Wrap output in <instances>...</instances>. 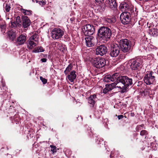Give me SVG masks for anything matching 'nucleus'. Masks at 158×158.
<instances>
[{
    "label": "nucleus",
    "instance_id": "obj_29",
    "mask_svg": "<svg viewBox=\"0 0 158 158\" xmlns=\"http://www.w3.org/2000/svg\"><path fill=\"white\" fill-rule=\"evenodd\" d=\"M106 20L107 22L110 23H113L115 21V19L114 18H108Z\"/></svg>",
    "mask_w": 158,
    "mask_h": 158
},
{
    "label": "nucleus",
    "instance_id": "obj_22",
    "mask_svg": "<svg viewBox=\"0 0 158 158\" xmlns=\"http://www.w3.org/2000/svg\"><path fill=\"white\" fill-rule=\"evenodd\" d=\"M36 45V43L34 42L33 40H30L28 44L27 45L28 48L29 49H32Z\"/></svg>",
    "mask_w": 158,
    "mask_h": 158
},
{
    "label": "nucleus",
    "instance_id": "obj_5",
    "mask_svg": "<svg viewBox=\"0 0 158 158\" xmlns=\"http://www.w3.org/2000/svg\"><path fill=\"white\" fill-rule=\"evenodd\" d=\"M91 61L93 65L97 68H102L106 64L105 59L100 57L92 58Z\"/></svg>",
    "mask_w": 158,
    "mask_h": 158
},
{
    "label": "nucleus",
    "instance_id": "obj_13",
    "mask_svg": "<svg viewBox=\"0 0 158 158\" xmlns=\"http://www.w3.org/2000/svg\"><path fill=\"white\" fill-rule=\"evenodd\" d=\"M105 6L114 10L117 7L116 0H106L105 3Z\"/></svg>",
    "mask_w": 158,
    "mask_h": 158
},
{
    "label": "nucleus",
    "instance_id": "obj_32",
    "mask_svg": "<svg viewBox=\"0 0 158 158\" xmlns=\"http://www.w3.org/2000/svg\"><path fill=\"white\" fill-rule=\"evenodd\" d=\"M51 148V151L53 153L56 152V146H53L52 145H51L50 146Z\"/></svg>",
    "mask_w": 158,
    "mask_h": 158
},
{
    "label": "nucleus",
    "instance_id": "obj_15",
    "mask_svg": "<svg viewBox=\"0 0 158 158\" xmlns=\"http://www.w3.org/2000/svg\"><path fill=\"white\" fill-rule=\"evenodd\" d=\"M86 43L87 46L91 47L94 45L95 38L93 36H89L85 38Z\"/></svg>",
    "mask_w": 158,
    "mask_h": 158
},
{
    "label": "nucleus",
    "instance_id": "obj_10",
    "mask_svg": "<svg viewBox=\"0 0 158 158\" xmlns=\"http://www.w3.org/2000/svg\"><path fill=\"white\" fill-rule=\"evenodd\" d=\"M129 12H123L120 15V19L122 23L126 24H128L131 20V15Z\"/></svg>",
    "mask_w": 158,
    "mask_h": 158
},
{
    "label": "nucleus",
    "instance_id": "obj_21",
    "mask_svg": "<svg viewBox=\"0 0 158 158\" xmlns=\"http://www.w3.org/2000/svg\"><path fill=\"white\" fill-rule=\"evenodd\" d=\"M149 33L151 35L156 36L158 35V30L154 28H152L150 30Z\"/></svg>",
    "mask_w": 158,
    "mask_h": 158
},
{
    "label": "nucleus",
    "instance_id": "obj_41",
    "mask_svg": "<svg viewBox=\"0 0 158 158\" xmlns=\"http://www.w3.org/2000/svg\"><path fill=\"white\" fill-rule=\"evenodd\" d=\"M134 115V114L133 113H131V115L132 116H133Z\"/></svg>",
    "mask_w": 158,
    "mask_h": 158
},
{
    "label": "nucleus",
    "instance_id": "obj_38",
    "mask_svg": "<svg viewBox=\"0 0 158 158\" xmlns=\"http://www.w3.org/2000/svg\"><path fill=\"white\" fill-rule=\"evenodd\" d=\"M41 60L42 62H45L47 61V59L44 58H42L41 59Z\"/></svg>",
    "mask_w": 158,
    "mask_h": 158
},
{
    "label": "nucleus",
    "instance_id": "obj_7",
    "mask_svg": "<svg viewBox=\"0 0 158 158\" xmlns=\"http://www.w3.org/2000/svg\"><path fill=\"white\" fill-rule=\"evenodd\" d=\"M130 67L133 70H139L142 67V61L140 58L133 59L130 60Z\"/></svg>",
    "mask_w": 158,
    "mask_h": 158
},
{
    "label": "nucleus",
    "instance_id": "obj_23",
    "mask_svg": "<svg viewBox=\"0 0 158 158\" xmlns=\"http://www.w3.org/2000/svg\"><path fill=\"white\" fill-rule=\"evenodd\" d=\"M44 50L43 47H39L34 49L33 50V52L35 53L42 52H44Z\"/></svg>",
    "mask_w": 158,
    "mask_h": 158
},
{
    "label": "nucleus",
    "instance_id": "obj_1",
    "mask_svg": "<svg viewBox=\"0 0 158 158\" xmlns=\"http://www.w3.org/2000/svg\"><path fill=\"white\" fill-rule=\"evenodd\" d=\"M111 81H114L113 83L116 84L121 83L122 85L121 86L128 89L130 86H131L132 84V80L126 76L120 77L119 74L115 73L112 76H111Z\"/></svg>",
    "mask_w": 158,
    "mask_h": 158
},
{
    "label": "nucleus",
    "instance_id": "obj_30",
    "mask_svg": "<svg viewBox=\"0 0 158 158\" xmlns=\"http://www.w3.org/2000/svg\"><path fill=\"white\" fill-rule=\"evenodd\" d=\"M10 4H6V6L5 7V10L7 12H9L10 9Z\"/></svg>",
    "mask_w": 158,
    "mask_h": 158
},
{
    "label": "nucleus",
    "instance_id": "obj_35",
    "mask_svg": "<svg viewBox=\"0 0 158 158\" xmlns=\"http://www.w3.org/2000/svg\"><path fill=\"white\" fill-rule=\"evenodd\" d=\"M11 27H16L17 25V24L15 22H11Z\"/></svg>",
    "mask_w": 158,
    "mask_h": 158
},
{
    "label": "nucleus",
    "instance_id": "obj_28",
    "mask_svg": "<svg viewBox=\"0 0 158 158\" xmlns=\"http://www.w3.org/2000/svg\"><path fill=\"white\" fill-rule=\"evenodd\" d=\"M16 23L18 26H19L20 25L21 20L20 17L19 16H18L16 19Z\"/></svg>",
    "mask_w": 158,
    "mask_h": 158
},
{
    "label": "nucleus",
    "instance_id": "obj_27",
    "mask_svg": "<svg viewBox=\"0 0 158 158\" xmlns=\"http://www.w3.org/2000/svg\"><path fill=\"white\" fill-rule=\"evenodd\" d=\"M22 11L23 14H25V15H30L31 14V11L30 10L23 9L22 10Z\"/></svg>",
    "mask_w": 158,
    "mask_h": 158
},
{
    "label": "nucleus",
    "instance_id": "obj_25",
    "mask_svg": "<svg viewBox=\"0 0 158 158\" xmlns=\"http://www.w3.org/2000/svg\"><path fill=\"white\" fill-rule=\"evenodd\" d=\"M38 35L37 34H34V35L31 36V37L30 38V39L31 40H34L35 42H37L38 41Z\"/></svg>",
    "mask_w": 158,
    "mask_h": 158
},
{
    "label": "nucleus",
    "instance_id": "obj_18",
    "mask_svg": "<svg viewBox=\"0 0 158 158\" xmlns=\"http://www.w3.org/2000/svg\"><path fill=\"white\" fill-rule=\"evenodd\" d=\"M23 25L24 28L27 27L30 25V21L28 18L27 16L22 17Z\"/></svg>",
    "mask_w": 158,
    "mask_h": 158
},
{
    "label": "nucleus",
    "instance_id": "obj_42",
    "mask_svg": "<svg viewBox=\"0 0 158 158\" xmlns=\"http://www.w3.org/2000/svg\"><path fill=\"white\" fill-rule=\"evenodd\" d=\"M148 0H145V1H148Z\"/></svg>",
    "mask_w": 158,
    "mask_h": 158
},
{
    "label": "nucleus",
    "instance_id": "obj_3",
    "mask_svg": "<svg viewBox=\"0 0 158 158\" xmlns=\"http://www.w3.org/2000/svg\"><path fill=\"white\" fill-rule=\"evenodd\" d=\"M131 43L130 41L127 39L120 40L119 45L121 50L123 52H129L131 51Z\"/></svg>",
    "mask_w": 158,
    "mask_h": 158
},
{
    "label": "nucleus",
    "instance_id": "obj_31",
    "mask_svg": "<svg viewBox=\"0 0 158 158\" xmlns=\"http://www.w3.org/2000/svg\"><path fill=\"white\" fill-rule=\"evenodd\" d=\"M40 79L44 84H46L47 82V79L43 77H40Z\"/></svg>",
    "mask_w": 158,
    "mask_h": 158
},
{
    "label": "nucleus",
    "instance_id": "obj_26",
    "mask_svg": "<svg viewBox=\"0 0 158 158\" xmlns=\"http://www.w3.org/2000/svg\"><path fill=\"white\" fill-rule=\"evenodd\" d=\"M104 81L106 82H110L111 81V75H107L106 76L104 79Z\"/></svg>",
    "mask_w": 158,
    "mask_h": 158
},
{
    "label": "nucleus",
    "instance_id": "obj_11",
    "mask_svg": "<svg viewBox=\"0 0 158 158\" xmlns=\"http://www.w3.org/2000/svg\"><path fill=\"white\" fill-rule=\"evenodd\" d=\"M84 29L85 31L84 34L86 35L89 36L92 35L94 32V28L93 25L88 24L85 26Z\"/></svg>",
    "mask_w": 158,
    "mask_h": 158
},
{
    "label": "nucleus",
    "instance_id": "obj_8",
    "mask_svg": "<svg viewBox=\"0 0 158 158\" xmlns=\"http://www.w3.org/2000/svg\"><path fill=\"white\" fill-rule=\"evenodd\" d=\"M120 84L122 85L120 83L117 84L112 83L110 85H106V88L109 91L111 90L112 89L114 88H118V90L120 91L122 93H125L127 92L128 89L121 86V85H120Z\"/></svg>",
    "mask_w": 158,
    "mask_h": 158
},
{
    "label": "nucleus",
    "instance_id": "obj_24",
    "mask_svg": "<svg viewBox=\"0 0 158 158\" xmlns=\"http://www.w3.org/2000/svg\"><path fill=\"white\" fill-rule=\"evenodd\" d=\"M73 66L72 64H70L66 68L65 70L64 71V73L66 75L72 69Z\"/></svg>",
    "mask_w": 158,
    "mask_h": 158
},
{
    "label": "nucleus",
    "instance_id": "obj_4",
    "mask_svg": "<svg viewBox=\"0 0 158 158\" xmlns=\"http://www.w3.org/2000/svg\"><path fill=\"white\" fill-rule=\"evenodd\" d=\"M119 9L123 12H129L131 14L134 13V6L129 2H122L120 5Z\"/></svg>",
    "mask_w": 158,
    "mask_h": 158
},
{
    "label": "nucleus",
    "instance_id": "obj_9",
    "mask_svg": "<svg viewBox=\"0 0 158 158\" xmlns=\"http://www.w3.org/2000/svg\"><path fill=\"white\" fill-rule=\"evenodd\" d=\"M64 33V31L60 28H55L51 32L52 37L54 40L58 39L61 38Z\"/></svg>",
    "mask_w": 158,
    "mask_h": 158
},
{
    "label": "nucleus",
    "instance_id": "obj_34",
    "mask_svg": "<svg viewBox=\"0 0 158 158\" xmlns=\"http://www.w3.org/2000/svg\"><path fill=\"white\" fill-rule=\"evenodd\" d=\"M39 3L40 5H41V6H44L46 4V2L44 1L43 0H42L39 1Z\"/></svg>",
    "mask_w": 158,
    "mask_h": 158
},
{
    "label": "nucleus",
    "instance_id": "obj_12",
    "mask_svg": "<svg viewBox=\"0 0 158 158\" xmlns=\"http://www.w3.org/2000/svg\"><path fill=\"white\" fill-rule=\"evenodd\" d=\"M107 51V47L104 45H101L98 46L96 49V53L97 55L103 56L105 55Z\"/></svg>",
    "mask_w": 158,
    "mask_h": 158
},
{
    "label": "nucleus",
    "instance_id": "obj_37",
    "mask_svg": "<svg viewBox=\"0 0 158 158\" xmlns=\"http://www.w3.org/2000/svg\"><path fill=\"white\" fill-rule=\"evenodd\" d=\"M123 118V115H119L118 116V119H120Z\"/></svg>",
    "mask_w": 158,
    "mask_h": 158
},
{
    "label": "nucleus",
    "instance_id": "obj_16",
    "mask_svg": "<svg viewBox=\"0 0 158 158\" xmlns=\"http://www.w3.org/2000/svg\"><path fill=\"white\" fill-rule=\"evenodd\" d=\"M26 39V35L21 34L17 38L15 42L18 45H22L25 43Z\"/></svg>",
    "mask_w": 158,
    "mask_h": 158
},
{
    "label": "nucleus",
    "instance_id": "obj_40",
    "mask_svg": "<svg viewBox=\"0 0 158 158\" xmlns=\"http://www.w3.org/2000/svg\"><path fill=\"white\" fill-rule=\"evenodd\" d=\"M32 2H35L36 3H37L38 2V1H37V0H32Z\"/></svg>",
    "mask_w": 158,
    "mask_h": 158
},
{
    "label": "nucleus",
    "instance_id": "obj_14",
    "mask_svg": "<svg viewBox=\"0 0 158 158\" xmlns=\"http://www.w3.org/2000/svg\"><path fill=\"white\" fill-rule=\"evenodd\" d=\"M119 51L120 48L118 46L117 44L114 45L111 49L110 55L111 56L116 57L119 54Z\"/></svg>",
    "mask_w": 158,
    "mask_h": 158
},
{
    "label": "nucleus",
    "instance_id": "obj_33",
    "mask_svg": "<svg viewBox=\"0 0 158 158\" xmlns=\"http://www.w3.org/2000/svg\"><path fill=\"white\" fill-rule=\"evenodd\" d=\"M148 134L147 132L145 130H143L141 131L140 135H146Z\"/></svg>",
    "mask_w": 158,
    "mask_h": 158
},
{
    "label": "nucleus",
    "instance_id": "obj_39",
    "mask_svg": "<svg viewBox=\"0 0 158 158\" xmlns=\"http://www.w3.org/2000/svg\"><path fill=\"white\" fill-rule=\"evenodd\" d=\"M95 1L97 2H99L103 1H104V0H95Z\"/></svg>",
    "mask_w": 158,
    "mask_h": 158
},
{
    "label": "nucleus",
    "instance_id": "obj_36",
    "mask_svg": "<svg viewBox=\"0 0 158 158\" xmlns=\"http://www.w3.org/2000/svg\"><path fill=\"white\" fill-rule=\"evenodd\" d=\"M109 90L106 88V87L105 88H104L103 90V93L105 94H106L107 93Z\"/></svg>",
    "mask_w": 158,
    "mask_h": 158
},
{
    "label": "nucleus",
    "instance_id": "obj_6",
    "mask_svg": "<svg viewBox=\"0 0 158 158\" xmlns=\"http://www.w3.org/2000/svg\"><path fill=\"white\" fill-rule=\"evenodd\" d=\"M155 80V77L154 75V73L152 71L148 72L144 77V81L147 85L153 84Z\"/></svg>",
    "mask_w": 158,
    "mask_h": 158
},
{
    "label": "nucleus",
    "instance_id": "obj_19",
    "mask_svg": "<svg viewBox=\"0 0 158 158\" xmlns=\"http://www.w3.org/2000/svg\"><path fill=\"white\" fill-rule=\"evenodd\" d=\"M76 71L75 70H73L70 72L67 77L68 80L71 82H73L74 80L77 77V75L76 74Z\"/></svg>",
    "mask_w": 158,
    "mask_h": 158
},
{
    "label": "nucleus",
    "instance_id": "obj_20",
    "mask_svg": "<svg viewBox=\"0 0 158 158\" xmlns=\"http://www.w3.org/2000/svg\"><path fill=\"white\" fill-rule=\"evenodd\" d=\"M16 31L13 29L10 30L8 32V35L10 39L13 41L16 37Z\"/></svg>",
    "mask_w": 158,
    "mask_h": 158
},
{
    "label": "nucleus",
    "instance_id": "obj_2",
    "mask_svg": "<svg viewBox=\"0 0 158 158\" xmlns=\"http://www.w3.org/2000/svg\"><path fill=\"white\" fill-rule=\"evenodd\" d=\"M98 36L99 39L103 40V42L107 41L109 39L111 35L110 29L107 27H102L98 31Z\"/></svg>",
    "mask_w": 158,
    "mask_h": 158
},
{
    "label": "nucleus",
    "instance_id": "obj_17",
    "mask_svg": "<svg viewBox=\"0 0 158 158\" xmlns=\"http://www.w3.org/2000/svg\"><path fill=\"white\" fill-rule=\"evenodd\" d=\"M97 98L96 94H94L93 95H90L89 97L88 100V103L90 105L91 107H94L95 103L97 101Z\"/></svg>",
    "mask_w": 158,
    "mask_h": 158
}]
</instances>
